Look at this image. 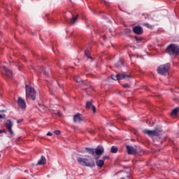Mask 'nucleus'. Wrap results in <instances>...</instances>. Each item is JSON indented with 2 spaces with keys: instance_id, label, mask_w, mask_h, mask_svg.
<instances>
[{
  "instance_id": "nucleus-1",
  "label": "nucleus",
  "mask_w": 179,
  "mask_h": 179,
  "mask_svg": "<svg viewBox=\"0 0 179 179\" xmlns=\"http://www.w3.org/2000/svg\"><path fill=\"white\" fill-rule=\"evenodd\" d=\"M77 162L80 166H84V167H90L93 168L96 166L94 161L93 159H87L86 158H82L80 157L77 158Z\"/></svg>"
},
{
  "instance_id": "nucleus-2",
  "label": "nucleus",
  "mask_w": 179,
  "mask_h": 179,
  "mask_svg": "<svg viewBox=\"0 0 179 179\" xmlns=\"http://www.w3.org/2000/svg\"><path fill=\"white\" fill-rule=\"evenodd\" d=\"M26 97L27 99H31V100H36V91L30 85L25 86Z\"/></svg>"
},
{
  "instance_id": "nucleus-3",
  "label": "nucleus",
  "mask_w": 179,
  "mask_h": 179,
  "mask_svg": "<svg viewBox=\"0 0 179 179\" xmlns=\"http://www.w3.org/2000/svg\"><path fill=\"white\" fill-rule=\"evenodd\" d=\"M166 51L169 55H178L179 46L175 44H171L166 48Z\"/></svg>"
},
{
  "instance_id": "nucleus-4",
  "label": "nucleus",
  "mask_w": 179,
  "mask_h": 179,
  "mask_svg": "<svg viewBox=\"0 0 179 179\" xmlns=\"http://www.w3.org/2000/svg\"><path fill=\"white\" fill-rule=\"evenodd\" d=\"M169 69H170V64L167 63L159 66L157 68V72L159 75H167L169 73Z\"/></svg>"
},
{
  "instance_id": "nucleus-5",
  "label": "nucleus",
  "mask_w": 179,
  "mask_h": 179,
  "mask_svg": "<svg viewBox=\"0 0 179 179\" xmlns=\"http://www.w3.org/2000/svg\"><path fill=\"white\" fill-rule=\"evenodd\" d=\"M143 134H145V135H148V136H150L151 138L162 135V130L157 129L155 130L145 129L143 131Z\"/></svg>"
},
{
  "instance_id": "nucleus-6",
  "label": "nucleus",
  "mask_w": 179,
  "mask_h": 179,
  "mask_svg": "<svg viewBox=\"0 0 179 179\" xmlns=\"http://www.w3.org/2000/svg\"><path fill=\"white\" fill-rule=\"evenodd\" d=\"M131 78L128 74H117L116 76L112 75L111 78L113 80H122L124 79H129Z\"/></svg>"
},
{
  "instance_id": "nucleus-7",
  "label": "nucleus",
  "mask_w": 179,
  "mask_h": 179,
  "mask_svg": "<svg viewBox=\"0 0 179 179\" xmlns=\"http://www.w3.org/2000/svg\"><path fill=\"white\" fill-rule=\"evenodd\" d=\"M6 128L7 129V131H8L9 134L10 135H13V131L12 130V127H13V123L10 120H7L6 122Z\"/></svg>"
},
{
  "instance_id": "nucleus-8",
  "label": "nucleus",
  "mask_w": 179,
  "mask_h": 179,
  "mask_svg": "<svg viewBox=\"0 0 179 179\" xmlns=\"http://www.w3.org/2000/svg\"><path fill=\"white\" fill-rule=\"evenodd\" d=\"M3 73H4V75H6L8 78H10V79L13 78V72H12V71H10V69H8L6 66H3Z\"/></svg>"
},
{
  "instance_id": "nucleus-9",
  "label": "nucleus",
  "mask_w": 179,
  "mask_h": 179,
  "mask_svg": "<svg viewBox=\"0 0 179 179\" xmlns=\"http://www.w3.org/2000/svg\"><path fill=\"white\" fill-rule=\"evenodd\" d=\"M126 149L128 155H136V153H138L136 150L133 146L127 145Z\"/></svg>"
},
{
  "instance_id": "nucleus-10",
  "label": "nucleus",
  "mask_w": 179,
  "mask_h": 179,
  "mask_svg": "<svg viewBox=\"0 0 179 179\" xmlns=\"http://www.w3.org/2000/svg\"><path fill=\"white\" fill-rule=\"evenodd\" d=\"M133 31L135 34L141 35L143 33V28L141 26H136L133 27Z\"/></svg>"
},
{
  "instance_id": "nucleus-11",
  "label": "nucleus",
  "mask_w": 179,
  "mask_h": 179,
  "mask_svg": "<svg viewBox=\"0 0 179 179\" xmlns=\"http://www.w3.org/2000/svg\"><path fill=\"white\" fill-rule=\"evenodd\" d=\"M17 104L22 110L26 108V102L24 101V99H22V97L18 98Z\"/></svg>"
},
{
  "instance_id": "nucleus-12",
  "label": "nucleus",
  "mask_w": 179,
  "mask_h": 179,
  "mask_svg": "<svg viewBox=\"0 0 179 179\" xmlns=\"http://www.w3.org/2000/svg\"><path fill=\"white\" fill-rule=\"evenodd\" d=\"M95 153L97 156H101L103 153H104V148L101 145L97 146L95 148Z\"/></svg>"
},
{
  "instance_id": "nucleus-13",
  "label": "nucleus",
  "mask_w": 179,
  "mask_h": 179,
  "mask_svg": "<svg viewBox=\"0 0 179 179\" xmlns=\"http://www.w3.org/2000/svg\"><path fill=\"white\" fill-rule=\"evenodd\" d=\"M86 108L88 110H92L93 113H96V106L92 104V101H87L86 103Z\"/></svg>"
},
{
  "instance_id": "nucleus-14",
  "label": "nucleus",
  "mask_w": 179,
  "mask_h": 179,
  "mask_svg": "<svg viewBox=\"0 0 179 179\" xmlns=\"http://www.w3.org/2000/svg\"><path fill=\"white\" fill-rule=\"evenodd\" d=\"M45 163H47V159H45V157L44 155H42L37 163V166H44Z\"/></svg>"
},
{
  "instance_id": "nucleus-15",
  "label": "nucleus",
  "mask_w": 179,
  "mask_h": 179,
  "mask_svg": "<svg viewBox=\"0 0 179 179\" xmlns=\"http://www.w3.org/2000/svg\"><path fill=\"white\" fill-rule=\"evenodd\" d=\"M80 115H81L80 113H78L76 115H74L73 122L77 123L82 122L83 120Z\"/></svg>"
},
{
  "instance_id": "nucleus-16",
  "label": "nucleus",
  "mask_w": 179,
  "mask_h": 179,
  "mask_svg": "<svg viewBox=\"0 0 179 179\" xmlns=\"http://www.w3.org/2000/svg\"><path fill=\"white\" fill-rule=\"evenodd\" d=\"M96 165L98 167H99L100 169H101V167H103L104 166V160H103V159L96 160Z\"/></svg>"
},
{
  "instance_id": "nucleus-17",
  "label": "nucleus",
  "mask_w": 179,
  "mask_h": 179,
  "mask_svg": "<svg viewBox=\"0 0 179 179\" xmlns=\"http://www.w3.org/2000/svg\"><path fill=\"white\" fill-rule=\"evenodd\" d=\"M124 65V60L122 59H120V60L115 64V66L116 68H121Z\"/></svg>"
},
{
  "instance_id": "nucleus-18",
  "label": "nucleus",
  "mask_w": 179,
  "mask_h": 179,
  "mask_svg": "<svg viewBox=\"0 0 179 179\" xmlns=\"http://www.w3.org/2000/svg\"><path fill=\"white\" fill-rule=\"evenodd\" d=\"M76 20H78V15H76V16L73 15L70 20L71 24H75V22H76Z\"/></svg>"
},
{
  "instance_id": "nucleus-19",
  "label": "nucleus",
  "mask_w": 179,
  "mask_h": 179,
  "mask_svg": "<svg viewBox=\"0 0 179 179\" xmlns=\"http://www.w3.org/2000/svg\"><path fill=\"white\" fill-rule=\"evenodd\" d=\"M85 150H87V152L90 154V155H94L95 152V149L94 148H86Z\"/></svg>"
},
{
  "instance_id": "nucleus-20",
  "label": "nucleus",
  "mask_w": 179,
  "mask_h": 179,
  "mask_svg": "<svg viewBox=\"0 0 179 179\" xmlns=\"http://www.w3.org/2000/svg\"><path fill=\"white\" fill-rule=\"evenodd\" d=\"M118 152V148L115 146H112L110 149V152L111 153H117Z\"/></svg>"
},
{
  "instance_id": "nucleus-21",
  "label": "nucleus",
  "mask_w": 179,
  "mask_h": 179,
  "mask_svg": "<svg viewBox=\"0 0 179 179\" xmlns=\"http://www.w3.org/2000/svg\"><path fill=\"white\" fill-rule=\"evenodd\" d=\"M136 43H142V41H143V38L141 37V36H135L134 37Z\"/></svg>"
},
{
  "instance_id": "nucleus-22",
  "label": "nucleus",
  "mask_w": 179,
  "mask_h": 179,
  "mask_svg": "<svg viewBox=\"0 0 179 179\" xmlns=\"http://www.w3.org/2000/svg\"><path fill=\"white\" fill-rule=\"evenodd\" d=\"M38 110L41 113H44V111H45V106L44 105H39Z\"/></svg>"
},
{
  "instance_id": "nucleus-23",
  "label": "nucleus",
  "mask_w": 179,
  "mask_h": 179,
  "mask_svg": "<svg viewBox=\"0 0 179 179\" xmlns=\"http://www.w3.org/2000/svg\"><path fill=\"white\" fill-rule=\"evenodd\" d=\"M179 111V108L173 109L171 112V115H177V113Z\"/></svg>"
},
{
  "instance_id": "nucleus-24",
  "label": "nucleus",
  "mask_w": 179,
  "mask_h": 179,
  "mask_svg": "<svg viewBox=\"0 0 179 179\" xmlns=\"http://www.w3.org/2000/svg\"><path fill=\"white\" fill-rule=\"evenodd\" d=\"M142 25L145 27H147L148 29H152V25H150L149 23H143Z\"/></svg>"
},
{
  "instance_id": "nucleus-25",
  "label": "nucleus",
  "mask_w": 179,
  "mask_h": 179,
  "mask_svg": "<svg viewBox=\"0 0 179 179\" xmlns=\"http://www.w3.org/2000/svg\"><path fill=\"white\" fill-rule=\"evenodd\" d=\"M85 55L87 57V58L92 59V57L90 56V52H89V50H85Z\"/></svg>"
},
{
  "instance_id": "nucleus-26",
  "label": "nucleus",
  "mask_w": 179,
  "mask_h": 179,
  "mask_svg": "<svg viewBox=\"0 0 179 179\" xmlns=\"http://www.w3.org/2000/svg\"><path fill=\"white\" fill-rule=\"evenodd\" d=\"M124 32L125 34H130V33H132V30L131 29H126L124 30Z\"/></svg>"
},
{
  "instance_id": "nucleus-27",
  "label": "nucleus",
  "mask_w": 179,
  "mask_h": 179,
  "mask_svg": "<svg viewBox=\"0 0 179 179\" xmlns=\"http://www.w3.org/2000/svg\"><path fill=\"white\" fill-rule=\"evenodd\" d=\"M42 72L44 75H45V76H48V73L47 72V70L44 69V67L42 68Z\"/></svg>"
},
{
  "instance_id": "nucleus-28",
  "label": "nucleus",
  "mask_w": 179,
  "mask_h": 179,
  "mask_svg": "<svg viewBox=\"0 0 179 179\" xmlns=\"http://www.w3.org/2000/svg\"><path fill=\"white\" fill-rule=\"evenodd\" d=\"M74 80H75L76 82H77V83H80L81 82H83L82 80V79L78 78H74Z\"/></svg>"
},
{
  "instance_id": "nucleus-29",
  "label": "nucleus",
  "mask_w": 179,
  "mask_h": 179,
  "mask_svg": "<svg viewBox=\"0 0 179 179\" xmlns=\"http://www.w3.org/2000/svg\"><path fill=\"white\" fill-rule=\"evenodd\" d=\"M55 114H56V115H58L59 117H61V115H62V114L61 113V111H59V110H57L55 112Z\"/></svg>"
},
{
  "instance_id": "nucleus-30",
  "label": "nucleus",
  "mask_w": 179,
  "mask_h": 179,
  "mask_svg": "<svg viewBox=\"0 0 179 179\" xmlns=\"http://www.w3.org/2000/svg\"><path fill=\"white\" fill-rule=\"evenodd\" d=\"M143 16H144L145 19H149V16H150V15H149V14H143Z\"/></svg>"
},
{
  "instance_id": "nucleus-31",
  "label": "nucleus",
  "mask_w": 179,
  "mask_h": 179,
  "mask_svg": "<svg viewBox=\"0 0 179 179\" xmlns=\"http://www.w3.org/2000/svg\"><path fill=\"white\" fill-rule=\"evenodd\" d=\"M54 134H55V135H60L61 131H59V130H55V131H54Z\"/></svg>"
},
{
  "instance_id": "nucleus-32",
  "label": "nucleus",
  "mask_w": 179,
  "mask_h": 179,
  "mask_svg": "<svg viewBox=\"0 0 179 179\" xmlns=\"http://www.w3.org/2000/svg\"><path fill=\"white\" fill-rule=\"evenodd\" d=\"M122 87H124L125 89H128L129 87V85L124 84V85H122Z\"/></svg>"
},
{
  "instance_id": "nucleus-33",
  "label": "nucleus",
  "mask_w": 179,
  "mask_h": 179,
  "mask_svg": "<svg viewBox=\"0 0 179 179\" xmlns=\"http://www.w3.org/2000/svg\"><path fill=\"white\" fill-rule=\"evenodd\" d=\"M107 159H110V157L109 156H103V160H107Z\"/></svg>"
},
{
  "instance_id": "nucleus-34",
  "label": "nucleus",
  "mask_w": 179,
  "mask_h": 179,
  "mask_svg": "<svg viewBox=\"0 0 179 179\" xmlns=\"http://www.w3.org/2000/svg\"><path fill=\"white\" fill-rule=\"evenodd\" d=\"M17 124H20V122H23V119H20L17 121Z\"/></svg>"
},
{
  "instance_id": "nucleus-35",
  "label": "nucleus",
  "mask_w": 179,
  "mask_h": 179,
  "mask_svg": "<svg viewBox=\"0 0 179 179\" xmlns=\"http://www.w3.org/2000/svg\"><path fill=\"white\" fill-rule=\"evenodd\" d=\"M5 132H6V130L4 129H0V134H5Z\"/></svg>"
},
{
  "instance_id": "nucleus-36",
  "label": "nucleus",
  "mask_w": 179,
  "mask_h": 179,
  "mask_svg": "<svg viewBox=\"0 0 179 179\" xmlns=\"http://www.w3.org/2000/svg\"><path fill=\"white\" fill-rule=\"evenodd\" d=\"M47 136H52V133H51V132H48Z\"/></svg>"
},
{
  "instance_id": "nucleus-37",
  "label": "nucleus",
  "mask_w": 179,
  "mask_h": 179,
  "mask_svg": "<svg viewBox=\"0 0 179 179\" xmlns=\"http://www.w3.org/2000/svg\"><path fill=\"white\" fill-rule=\"evenodd\" d=\"M1 118H2V115H0V120H1Z\"/></svg>"
},
{
  "instance_id": "nucleus-38",
  "label": "nucleus",
  "mask_w": 179,
  "mask_h": 179,
  "mask_svg": "<svg viewBox=\"0 0 179 179\" xmlns=\"http://www.w3.org/2000/svg\"><path fill=\"white\" fill-rule=\"evenodd\" d=\"M122 179H124V178H122Z\"/></svg>"
},
{
  "instance_id": "nucleus-39",
  "label": "nucleus",
  "mask_w": 179,
  "mask_h": 179,
  "mask_svg": "<svg viewBox=\"0 0 179 179\" xmlns=\"http://www.w3.org/2000/svg\"><path fill=\"white\" fill-rule=\"evenodd\" d=\"M0 157H1V155H0Z\"/></svg>"
}]
</instances>
